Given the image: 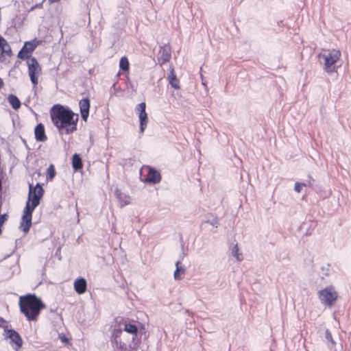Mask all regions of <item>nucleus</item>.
Wrapping results in <instances>:
<instances>
[{
    "mask_svg": "<svg viewBox=\"0 0 351 351\" xmlns=\"http://www.w3.org/2000/svg\"><path fill=\"white\" fill-rule=\"evenodd\" d=\"M50 117L60 134H70L77 130L78 114L60 104H56L50 110Z\"/></svg>",
    "mask_w": 351,
    "mask_h": 351,
    "instance_id": "f257e3e1",
    "label": "nucleus"
},
{
    "mask_svg": "<svg viewBox=\"0 0 351 351\" xmlns=\"http://www.w3.org/2000/svg\"><path fill=\"white\" fill-rule=\"evenodd\" d=\"M19 306L21 313L28 321L36 322L42 310L46 308L43 302L34 293L20 296Z\"/></svg>",
    "mask_w": 351,
    "mask_h": 351,
    "instance_id": "f03ea898",
    "label": "nucleus"
},
{
    "mask_svg": "<svg viewBox=\"0 0 351 351\" xmlns=\"http://www.w3.org/2000/svg\"><path fill=\"white\" fill-rule=\"evenodd\" d=\"M341 57V51L335 49H324L318 55L319 59L322 60L324 70L328 74L337 71L339 66L336 64L339 61Z\"/></svg>",
    "mask_w": 351,
    "mask_h": 351,
    "instance_id": "7ed1b4c3",
    "label": "nucleus"
},
{
    "mask_svg": "<svg viewBox=\"0 0 351 351\" xmlns=\"http://www.w3.org/2000/svg\"><path fill=\"white\" fill-rule=\"evenodd\" d=\"M125 339L123 335V330L114 329L110 337L112 346L114 351H132L136 350V346L128 345L125 342Z\"/></svg>",
    "mask_w": 351,
    "mask_h": 351,
    "instance_id": "20e7f679",
    "label": "nucleus"
},
{
    "mask_svg": "<svg viewBox=\"0 0 351 351\" xmlns=\"http://www.w3.org/2000/svg\"><path fill=\"white\" fill-rule=\"evenodd\" d=\"M27 71L33 89L36 90L38 84V77L42 73V67L36 58L32 57L27 60Z\"/></svg>",
    "mask_w": 351,
    "mask_h": 351,
    "instance_id": "39448f33",
    "label": "nucleus"
},
{
    "mask_svg": "<svg viewBox=\"0 0 351 351\" xmlns=\"http://www.w3.org/2000/svg\"><path fill=\"white\" fill-rule=\"evenodd\" d=\"M318 295L321 302L328 306H331L338 298V293L333 286H329L320 290Z\"/></svg>",
    "mask_w": 351,
    "mask_h": 351,
    "instance_id": "423d86ee",
    "label": "nucleus"
},
{
    "mask_svg": "<svg viewBox=\"0 0 351 351\" xmlns=\"http://www.w3.org/2000/svg\"><path fill=\"white\" fill-rule=\"evenodd\" d=\"M43 195V189L39 184H37L34 188L32 184H29L28 199L26 204H29V205L32 206L33 208H36L39 205L40 200Z\"/></svg>",
    "mask_w": 351,
    "mask_h": 351,
    "instance_id": "0eeeda50",
    "label": "nucleus"
},
{
    "mask_svg": "<svg viewBox=\"0 0 351 351\" xmlns=\"http://www.w3.org/2000/svg\"><path fill=\"white\" fill-rule=\"evenodd\" d=\"M35 208L30 206L29 204H26L23 210V213L20 223V228L23 232L26 234L29 231L32 226V213Z\"/></svg>",
    "mask_w": 351,
    "mask_h": 351,
    "instance_id": "6e6552de",
    "label": "nucleus"
},
{
    "mask_svg": "<svg viewBox=\"0 0 351 351\" xmlns=\"http://www.w3.org/2000/svg\"><path fill=\"white\" fill-rule=\"evenodd\" d=\"M143 171L147 172V176L145 178H142V182L145 183L158 184L161 180L160 173L156 170L154 168L149 166H145L141 169V173Z\"/></svg>",
    "mask_w": 351,
    "mask_h": 351,
    "instance_id": "1a4fd4ad",
    "label": "nucleus"
},
{
    "mask_svg": "<svg viewBox=\"0 0 351 351\" xmlns=\"http://www.w3.org/2000/svg\"><path fill=\"white\" fill-rule=\"evenodd\" d=\"M40 42L36 38L28 42H25L22 49L18 54V57L22 60H27L32 58L29 54L40 45Z\"/></svg>",
    "mask_w": 351,
    "mask_h": 351,
    "instance_id": "9d476101",
    "label": "nucleus"
},
{
    "mask_svg": "<svg viewBox=\"0 0 351 351\" xmlns=\"http://www.w3.org/2000/svg\"><path fill=\"white\" fill-rule=\"evenodd\" d=\"M121 324L123 326V330L131 334L132 335V340L134 341L138 331L135 321L127 319L123 320Z\"/></svg>",
    "mask_w": 351,
    "mask_h": 351,
    "instance_id": "9b49d317",
    "label": "nucleus"
},
{
    "mask_svg": "<svg viewBox=\"0 0 351 351\" xmlns=\"http://www.w3.org/2000/svg\"><path fill=\"white\" fill-rule=\"evenodd\" d=\"M8 337L10 339L12 343L14 344V348L19 350L21 348L23 340L20 335L14 330L10 329L7 330Z\"/></svg>",
    "mask_w": 351,
    "mask_h": 351,
    "instance_id": "f8f14e48",
    "label": "nucleus"
},
{
    "mask_svg": "<svg viewBox=\"0 0 351 351\" xmlns=\"http://www.w3.org/2000/svg\"><path fill=\"white\" fill-rule=\"evenodd\" d=\"M79 106L82 118L84 121H86L90 106V100L88 98L82 99L80 101Z\"/></svg>",
    "mask_w": 351,
    "mask_h": 351,
    "instance_id": "ddd939ff",
    "label": "nucleus"
},
{
    "mask_svg": "<svg viewBox=\"0 0 351 351\" xmlns=\"http://www.w3.org/2000/svg\"><path fill=\"white\" fill-rule=\"evenodd\" d=\"M171 57V55L169 49L166 47H162L160 48L159 53H158V63L160 65H163L170 60Z\"/></svg>",
    "mask_w": 351,
    "mask_h": 351,
    "instance_id": "4468645a",
    "label": "nucleus"
},
{
    "mask_svg": "<svg viewBox=\"0 0 351 351\" xmlns=\"http://www.w3.org/2000/svg\"><path fill=\"white\" fill-rule=\"evenodd\" d=\"M35 138L37 141L44 142L47 141V136L45 134V126L43 123H38L34 129Z\"/></svg>",
    "mask_w": 351,
    "mask_h": 351,
    "instance_id": "2eb2a0df",
    "label": "nucleus"
},
{
    "mask_svg": "<svg viewBox=\"0 0 351 351\" xmlns=\"http://www.w3.org/2000/svg\"><path fill=\"white\" fill-rule=\"evenodd\" d=\"M75 292L80 295L86 292L87 289V282L84 278H77L73 284Z\"/></svg>",
    "mask_w": 351,
    "mask_h": 351,
    "instance_id": "dca6fc26",
    "label": "nucleus"
},
{
    "mask_svg": "<svg viewBox=\"0 0 351 351\" xmlns=\"http://www.w3.org/2000/svg\"><path fill=\"white\" fill-rule=\"evenodd\" d=\"M72 167L75 171L81 169L83 167L82 158L77 154H73L72 157Z\"/></svg>",
    "mask_w": 351,
    "mask_h": 351,
    "instance_id": "f3484780",
    "label": "nucleus"
},
{
    "mask_svg": "<svg viewBox=\"0 0 351 351\" xmlns=\"http://www.w3.org/2000/svg\"><path fill=\"white\" fill-rule=\"evenodd\" d=\"M8 101L14 110H18L21 108V103L16 95L12 94L8 95Z\"/></svg>",
    "mask_w": 351,
    "mask_h": 351,
    "instance_id": "a211bd4d",
    "label": "nucleus"
},
{
    "mask_svg": "<svg viewBox=\"0 0 351 351\" xmlns=\"http://www.w3.org/2000/svg\"><path fill=\"white\" fill-rule=\"evenodd\" d=\"M145 109H146L145 102H142L136 106V111L138 114L139 119L141 118H145V117H147V114L146 112Z\"/></svg>",
    "mask_w": 351,
    "mask_h": 351,
    "instance_id": "6ab92c4d",
    "label": "nucleus"
},
{
    "mask_svg": "<svg viewBox=\"0 0 351 351\" xmlns=\"http://www.w3.org/2000/svg\"><path fill=\"white\" fill-rule=\"evenodd\" d=\"M180 265H181L180 261H177L176 263V269L174 271V274H173L174 278L176 280H180L181 279V276L182 274H184V272H185L184 267L181 266Z\"/></svg>",
    "mask_w": 351,
    "mask_h": 351,
    "instance_id": "aec40b11",
    "label": "nucleus"
},
{
    "mask_svg": "<svg viewBox=\"0 0 351 351\" xmlns=\"http://www.w3.org/2000/svg\"><path fill=\"white\" fill-rule=\"evenodd\" d=\"M169 84L172 87H173L176 89L180 88L179 81L176 78L173 69L171 71L170 75H169Z\"/></svg>",
    "mask_w": 351,
    "mask_h": 351,
    "instance_id": "412c9836",
    "label": "nucleus"
},
{
    "mask_svg": "<svg viewBox=\"0 0 351 351\" xmlns=\"http://www.w3.org/2000/svg\"><path fill=\"white\" fill-rule=\"evenodd\" d=\"M119 67L123 71H128L130 69V63L127 57L123 56L120 59Z\"/></svg>",
    "mask_w": 351,
    "mask_h": 351,
    "instance_id": "4be33fe9",
    "label": "nucleus"
},
{
    "mask_svg": "<svg viewBox=\"0 0 351 351\" xmlns=\"http://www.w3.org/2000/svg\"><path fill=\"white\" fill-rule=\"evenodd\" d=\"M0 48L2 50V52L8 53V51L11 52L10 47L8 44L5 39L1 36L0 34Z\"/></svg>",
    "mask_w": 351,
    "mask_h": 351,
    "instance_id": "5701e85b",
    "label": "nucleus"
},
{
    "mask_svg": "<svg viewBox=\"0 0 351 351\" xmlns=\"http://www.w3.org/2000/svg\"><path fill=\"white\" fill-rule=\"evenodd\" d=\"M56 174L55 167L53 164H51L47 170V179L52 180Z\"/></svg>",
    "mask_w": 351,
    "mask_h": 351,
    "instance_id": "b1692460",
    "label": "nucleus"
},
{
    "mask_svg": "<svg viewBox=\"0 0 351 351\" xmlns=\"http://www.w3.org/2000/svg\"><path fill=\"white\" fill-rule=\"evenodd\" d=\"M140 121V132L141 134H143L147 128V123H148V117H146L145 118H141L139 119Z\"/></svg>",
    "mask_w": 351,
    "mask_h": 351,
    "instance_id": "393cba45",
    "label": "nucleus"
},
{
    "mask_svg": "<svg viewBox=\"0 0 351 351\" xmlns=\"http://www.w3.org/2000/svg\"><path fill=\"white\" fill-rule=\"evenodd\" d=\"M232 254L238 261H241L243 260L242 254L239 252V247L237 244H236L232 249Z\"/></svg>",
    "mask_w": 351,
    "mask_h": 351,
    "instance_id": "a878e982",
    "label": "nucleus"
},
{
    "mask_svg": "<svg viewBox=\"0 0 351 351\" xmlns=\"http://www.w3.org/2000/svg\"><path fill=\"white\" fill-rule=\"evenodd\" d=\"M304 186H306V184H304V183H300V182H296V183L295 184V188H294V189H295V191L297 193H300V192L302 191V188H303Z\"/></svg>",
    "mask_w": 351,
    "mask_h": 351,
    "instance_id": "bb28decb",
    "label": "nucleus"
},
{
    "mask_svg": "<svg viewBox=\"0 0 351 351\" xmlns=\"http://www.w3.org/2000/svg\"><path fill=\"white\" fill-rule=\"evenodd\" d=\"M0 328L4 329L8 328V322L1 317H0Z\"/></svg>",
    "mask_w": 351,
    "mask_h": 351,
    "instance_id": "cd10ccee",
    "label": "nucleus"
},
{
    "mask_svg": "<svg viewBox=\"0 0 351 351\" xmlns=\"http://www.w3.org/2000/svg\"><path fill=\"white\" fill-rule=\"evenodd\" d=\"M326 337L328 341H331L332 344L335 343V341H333L332 337V335L330 332L326 331Z\"/></svg>",
    "mask_w": 351,
    "mask_h": 351,
    "instance_id": "c85d7f7f",
    "label": "nucleus"
},
{
    "mask_svg": "<svg viewBox=\"0 0 351 351\" xmlns=\"http://www.w3.org/2000/svg\"><path fill=\"white\" fill-rule=\"evenodd\" d=\"M60 339L64 343H68L69 341L68 339L64 335H60Z\"/></svg>",
    "mask_w": 351,
    "mask_h": 351,
    "instance_id": "c756f323",
    "label": "nucleus"
},
{
    "mask_svg": "<svg viewBox=\"0 0 351 351\" xmlns=\"http://www.w3.org/2000/svg\"><path fill=\"white\" fill-rule=\"evenodd\" d=\"M125 197L126 198V200L124 201V204L125 205L129 204H130V201H129L130 197L128 196H125Z\"/></svg>",
    "mask_w": 351,
    "mask_h": 351,
    "instance_id": "7c9ffc66",
    "label": "nucleus"
},
{
    "mask_svg": "<svg viewBox=\"0 0 351 351\" xmlns=\"http://www.w3.org/2000/svg\"><path fill=\"white\" fill-rule=\"evenodd\" d=\"M3 86V82L2 79L0 78V89H1Z\"/></svg>",
    "mask_w": 351,
    "mask_h": 351,
    "instance_id": "2f4dec72",
    "label": "nucleus"
},
{
    "mask_svg": "<svg viewBox=\"0 0 351 351\" xmlns=\"http://www.w3.org/2000/svg\"><path fill=\"white\" fill-rule=\"evenodd\" d=\"M118 192H119L118 191H116V195H117V198L121 199L120 196L121 195V193H119V194H118Z\"/></svg>",
    "mask_w": 351,
    "mask_h": 351,
    "instance_id": "473e14b6",
    "label": "nucleus"
},
{
    "mask_svg": "<svg viewBox=\"0 0 351 351\" xmlns=\"http://www.w3.org/2000/svg\"><path fill=\"white\" fill-rule=\"evenodd\" d=\"M60 1V0H49V1L50 3L58 2V1Z\"/></svg>",
    "mask_w": 351,
    "mask_h": 351,
    "instance_id": "72a5a7b5",
    "label": "nucleus"
}]
</instances>
